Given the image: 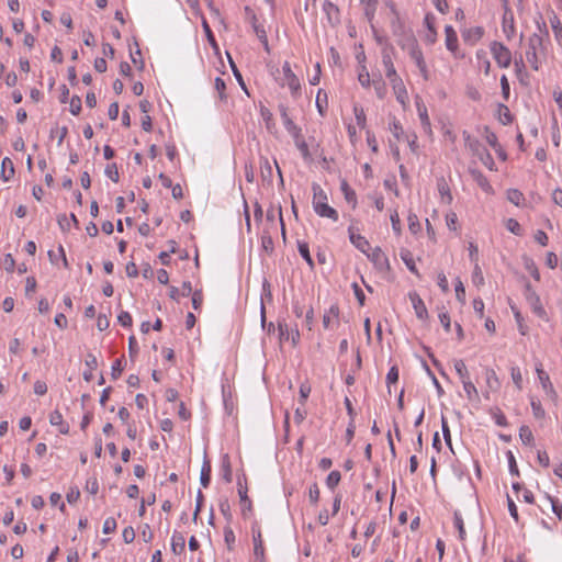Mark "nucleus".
<instances>
[{"mask_svg":"<svg viewBox=\"0 0 562 562\" xmlns=\"http://www.w3.org/2000/svg\"><path fill=\"white\" fill-rule=\"evenodd\" d=\"M538 33H533L528 38V47L526 50L527 61L533 70H538L542 59L547 56V44L549 41V31L544 22L538 23Z\"/></svg>","mask_w":562,"mask_h":562,"instance_id":"f257e3e1","label":"nucleus"},{"mask_svg":"<svg viewBox=\"0 0 562 562\" xmlns=\"http://www.w3.org/2000/svg\"><path fill=\"white\" fill-rule=\"evenodd\" d=\"M313 190V207L315 213L321 217H327L333 220L334 222L338 221V212L328 205L327 203V194L322 189V187L314 182L312 184Z\"/></svg>","mask_w":562,"mask_h":562,"instance_id":"f03ea898","label":"nucleus"},{"mask_svg":"<svg viewBox=\"0 0 562 562\" xmlns=\"http://www.w3.org/2000/svg\"><path fill=\"white\" fill-rule=\"evenodd\" d=\"M282 72L283 78L282 82L280 83L282 87L286 86L290 91L291 95L294 99H297L301 95V82L297 76L292 71L291 65L289 61H284L282 65Z\"/></svg>","mask_w":562,"mask_h":562,"instance_id":"7ed1b4c3","label":"nucleus"},{"mask_svg":"<svg viewBox=\"0 0 562 562\" xmlns=\"http://www.w3.org/2000/svg\"><path fill=\"white\" fill-rule=\"evenodd\" d=\"M237 491L241 505V516L248 517V514L252 510V503L248 497L247 477L245 473L237 475Z\"/></svg>","mask_w":562,"mask_h":562,"instance_id":"20e7f679","label":"nucleus"},{"mask_svg":"<svg viewBox=\"0 0 562 562\" xmlns=\"http://www.w3.org/2000/svg\"><path fill=\"white\" fill-rule=\"evenodd\" d=\"M491 53L501 68H508L512 63V52L501 42L491 43Z\"/></svg>","mask_w":562,"mask_h":562,"instance_id":"39448f33","label":"nucleus"},{"mask_svg":"<svg viewBox=\"0 0 562 562\" xmlns=\"http://www.w3.org/2000/svg\"><path fill=\"white\" fill-rule=\"evenodd\" d=\"M525 297L532 312L540 318H546L547 313L541 304L540 297L529 282L525 284Z\"/></svg>","mask_w":562,"mask_h":562,"instance_id":"423d86ee","label":"nucleus"},{"mask_svg":"<svg viewBox=\"0 0 562 562\" xmlns=\"http://www.w3.org/2000/svg\"><path fill=\"white\" fill-rule=\"evenodd\" d=\"M394 47L391 44H386L381 52L382 65L385 70V76L389 80L398 77L397 71L393 64Z\"/></svg>","mask_w":562,"mask_h":562,"instance_id":"0eeeda50","label":"nucleus"},{"mask_svg":"<svg viewBox=\"0 0 562 562\" xmlns=\"http://www.w3.org/2000/svg\"><path fill=\"white\" fill-rule=\"evenodd\" d=\"M367 257L380 272H386L390 270L389 259L380 247H375L371 252L369 251Z\"/></svg>","mask_w":562,"mask_h":562,"instance_id":"6e6552de","label":"nucleus"},{"mask_svg":"<svg viewBox=\"0 0 562 562\" xmlns=\"http://www.w3.org/2000/svg\"><path fill=\"white\" fill-rule=\"evenodd\" d=\"M252 541H254V555L256 560L265 562V548L262 541V535L259 524L255 521L251 526Z\"/></svg>","mask_w":562,"mask_h":562,"instance_id":"1a4fd4ad","label":"nucleus"},{"mask_svg":"<svg viewBox=\"0 0 562 562\" xmlns=\"http://www.w3.org/2000/svg\"><path fill=\"white\" fill-rule=\"evenodd\" d=\"M245 12H246L248 19L250 20L251 26H252L254 32L256 33L258 40L262 43V45L265 46V49L267 52H269L268 37H267V33H266L263 25L258 23L256 14L249 7L245 8Z\"/></svg>","mask_w":562,"mask_h":562,"instance_id":"9d476101","label":"nucleus"},{"mask_svg":"<svg viewBox=\"0 0 562 562\" xmlns=\"http://www.w3.org/2000/svg\"><path fill=\"white\" fill-rule=\"evenodd\" d=\"M397 44L403 48L406 49L409 57L417 63L419 59L424 57L423 52L415 40L414 36H407L406 42L404 41H397Z\"/></svg>","mask_w":562,"mask_h":562,"instance_id":"9b49d317","label":"nucleus"},{"mask_svg":"<svg viewBox=\"0 0 562 562\" xmlns=\"http://www.w3.org/2000/svg\"><path fill=\"white\" fill-rule=\"evenodd\" d=\"M290 135L292 136L296 148L300 150L302 158L305 161H312L313 157L308 149V145L302 135V128H297L295 132L290 133Z\"/></svg>","mask_w":562,"mask_h":562,"instance_id":"f8f14e48","label":"nucleus"},{"mask_svg":"<svg viewBox=\"0 0 562 562\" xmlns=\"http://www.w3.org/2000/svg\"><path fill=\"white\" fill-rule=\"evenodd\" d=\"M446 35V47L449 52L453 54L456 58H462L463 55L460 54L458 48V36L454 29L451 25H446L445 27Z\"/></svg>","mask_w":562,"mask_h":562,"instance_id":"ddd939ff","label":"nucleus"},{"mask_svg":"<svg viewBox=\"0 0 562 562\" xmlns=\"http://www.w3.org/2000/svg\"><path fill=\"white\" fill-rule=\"evenodd\" d=\"M484 375H485L487 391H485L483 393V395L486 400H488L490 392H497L501 387V382H499V379H498L496 372L491 368H485Z\"/></svg>","mask_w":562,"mask_h":562,"instance_id":"4468645a","label":"nucleus"},{"mask_svg":"<svg viewBox=\"0 0 562 562\" xmlns=\"http://www.w3.org/2000/svg\"><path fill=\"white\" fill-rule=\"evenodd\" d=\"M502 29L507 40H512L515 36V20L510 8L504 9Z\"/></svg>","mask_w":562,"mask_h":562,"instance_id":"2eb2a0df","label":"nucleus"},{"mask_svg":"<svg viewBox=\"0 0 562 562\" xmlns=\"http://www.w3.org/2000/svg\"><path fill=\"white\" fill-rule=\"evenodd\" d=\"M390 83L392 86V89H393L396 100L401 104L405 105L408 100V93H407L406 87H405L402 78L400 76L396 78H393L390 80Z\"/></svg>","mask_w":562,"mask_h":562,"instance_id":"dca6fc26","label":"nucleus"},{"mask_svg":"<svg viewBox=\"0 0 562 562\" xmlns=\"http://www.w3.org/2000/svg\"><path fill=\"white\" fill-rule=\"evenodd\" d=\"M323 11L325 12L329 24L333 26L338 25L340 23V12L336 4L331 1L326 0L323 3Z\"/></svg>","mask_w":562,"mask_h":562,"instance_id":"f3484780","label":"nucleus"},{"mask_svg":"<svg viewBox=\"0 0 562 562\" xmlns=\"http://www.w3.org/2000/svg\"><path fill=\"white\" fill-rule=\"evenodd\" d=\"M348 233H349V239H350L351 244L357 249H359L364 255H367L371 250L370 244L366 237H363L359 234H356L352 227L348 228Z\"/></svg>","mask_w":562,"mask_h":562,"instance_id":"a211bd4d","label":"nucleus"},{"mask_svg":"<svg viewBox=\"0 0 562 562\" xmlns=\"http://www.w3.org/2000/svg\"><path fill=\"white\" fill-rule=\"evenodd\" d=\"M391 30L394 36L400 37L398 41L406 42L407 36H413L412 33L405 31V26L403 21L401 20L400 14H395V16H392L391 19Z\"/></svg>","mask_w":562,"mask_h":562,"instance_id":"6ab92c4d","label":"nucleus"},{"mask_svg":"<svg viewBox=\"0 0 562 562\" xmlns=\"http://www.w3.org/2000/svg\"><path fill=\"white\" fill-rule=\"evenodd\" d=\"M408 296L417 318L426 319L428 317V312L422 297L416 292H411Z\"/></svg>","mask_w":562,"mask_h":562,"instance_id":"aec40b11","label":"nucleus"},{"mask_svg":"<svg viewBox=\"0 0 562 562\" xmlns=\"http://www.w3.org/2000/svg\"><path fill=\"white\" fill-rule=\"evenodd\" d=\"M484 35V29L482 26H473L462 32V38L470 45L476 44Z\"/></svg>","mask_w":562,"mask_h":562,"instance_id":"412c9836","label":"nucleus"},{"mask_svg":"<svg viewBox=\"0 0 562 562\" xmlns=\"http://www.w3.org/2000/svg\"><path fill=\"white\" fill-rule=\"evenodd\" d=\"M278 109H279L280 116H281L282 123L284 125V128L286 130V132L289 134L292 133V132H295L297 128H300V126H297L294 123V121L290 117V115H289V108L285 104L280 103L278 105Z\"/></svg>","mask_w":562,"mask_h":562,"instance_id":"4be33fe9","label":"nucleus"},{"mask_svg":"<svg viewBox=\"0 0 562 562\" xmlns=\"http://www.w3.org/2000/svg\"><path fill=\"white\" fill-rule=\"evenodd\" d=\"M515 72L519 82L524 86L529 85V76L526 71V66L522 56L516 57L514 60Z\"/></svg>","mask_w":562,"mask_h":562,"instance_id":"5701e85b","label":"nucleus"},{"mask_svg":"<svg viewBox=\"0 0 562 562\" xmlns=\"http://www.w3.org/2000/svg\"><path fill=\"white\" fill-rule=\"evenodd\" d=\"M49 423L53 426H57L60 434L67 435L69 432V425L64 422L63 415L58 409L49 414Z\"/></svg>","mask_w":562,"mask_h":562,"instance_id":"b1692460","label":"nucleus"},{"mask_svg":"<svg viewBox=\"0 0 562 562\" xmlns=\"http://www.w3.org/2000/svg\"><path fill=\"white\" fill-rule=\"evenodd\" d=\"M192 292V285L190 281H184L181 285V289H178L173 285L169 288V296L172 300L178 301L180 296H189Z\"/></svg>","mask_w":562,"mask_h":562,"instance_id":"393cba45","label":"nucleus"},{"mask_svg":"<svg viewBox=\"0 0 562 562\" xmlns=\"http://www.w3.org/2000/svg\"><path fill=\"white\" fill-rule=\"evenodd\" d=\"M184 549H186L184 536L177 530L173 531L172 537H171V551L175 554L180 555L181 553L184 552Z\"/></svg>","mask_w":562,"mask_h":562,"instance_id":"a878e982","label":"nucleus"},{"mask_svg":"<svg viewBox=\"0 0 562 562\" xmlns=\"http://www.w3.org/2000/svg\"><path fill=\"white\" fill-rule=\"evenodd\" d=\"M378 0H360V5L362 7L363 13L368 22H372L378 9Z\"/></svg>","mask_w":562,"mask_h":562,"instance_id":"bb28decb","label":"nucleus"},{"mask_svg":"<svg viewBox=\"0 0 562 562\" xmlns=\"http://www.w3.org/2000/svg\"><path fill=\"white\" fill-rule=\"evenodd\" d=\"M465 146L475 155H482L483 147L479 139L473 138L467 131L462 133Z\"/></svg>","mask_w":562,"mask_h":562,"instance_id":"cd10ccee","label":"nucleus"},{"mask_svg":"<svg viewBox=\"0 0 562 562\" xmlns=\"http://www.w3.org/2000/svg\"><path fill=\"white\" fill-rule=\"evenodd\" d=\"M14 176V165L9 157H4L1 164L0 177L3 181H9Z\"/></svg>","mask_w":562,"mask_h":562,"instance_id":"c85d7f7f","label":"nucleus"},{"mask_svg":"<svg viewBox=\"0 0 562 562\" xmlns=\"http://www.w3.org/2000/svg\"><path fill=\"white\" fill-rule=\"evenodd\" d=\"M438 192L441 196V201L446 204H450L452 202V194L450 192V188L447 181L443 178H440L437 182Z\"/></svg>","mask_w":562,"mask_h":562,"instance_id":"c756f323","label":"nucleus"},{"mask_svg":"<svg viewBox=\"0 0 562 562\" xmlns=\"http://www.w3.org/2000/svg\"><path fill=\"white\" fill-rule=\"evenodd\" d=\"M340 189L344 193L345 200L351 204L352 209H356L357 206V195L355 190L350 188V186L347 183V181H341Z\"/></svg>","mask_w":562,"mask_h":562,"instance_id":"7c9ffc66","label":"nucleus"},{"mask_svg":"<svg viewBox=\"0 0 562 562\" xmlns=\"http://www.w3.org/2000/svg\"><path fill=\"white\" fill-rule=\"evenodd\" d=\"M467 398L471 402L480 401V395L476 386L474 383L470 380L462 382Z\"/></svg>","mask_w":562,"mask_h":562,"instance_id":"2f4dec72","label":"nucleus"},{"mask_svg":"<svg viewBox=\"0 0 562 562\" xmlns=\"http://www.w3.org/2000/svg\"><path fill=\"white\" fill-rule=\"evenodd\" d=\"M400 255H401L402 260L406 265L407 269L412 273H414L416 276H419V272H418V270L416 268V265H415V261H414L412 252L409 250H407V249H402Z\"/></svg>","mask_w":562,"mask_h":562,"instance_id":"473e14b6","label":"nucleus"},{"mask_svg":"<svg viewBox=\"0 0 562 562\" xmlns=\"http://www.w3.org/2000/svg\"><path fill=\"white\" fill-rule=\"evenodd\" d=\"M221 470H222V477H223V480L226 483H231L232 480H233V474H232V465H231V460H229L228 454H224L223 456L222 464H221Z\"/></svg>","mask_w":562,"mask_h":562,"instance_id":"72a5a7b5","label":"nucleus"},{"mask_svg":"<svg viewBox=\"0 0 562 562\" xmlns=\"http://www.w3.org/2000/svg\"><path fill=\"white\" fill-rule=\"evenodd\" d=\"M339 316V307L337 304H333L328 311L323 315V325L325 328L330 327V323L333 319H337Z\"/></svg>","mask_w":562,"mask_h":562,"instance_id":"f704fd0d","label":"nucleus"},{"mask_svg":"<svg viewBox=\"0 0 562 562\" xmlns=\"http://www.w3.org/2000/svg\"><path fill=\"white\" fill-rule=\"evenodd\" d=\"M71 222L76 227H79V221L74 213L70 214L69 218L65 214L58 216V224L64 232L69 231Z\"/></svg>","mask_w":562,"mask_h":562,"instance_id":"c9c22d12","label":"nucleus"},{"mask_svg":"<svg viewBox=\"0 0 562 562\" xmlns=\"http://www.w3.org/2000/svg\"><path fill=\"white\" fill-rule=\"evenodd\" d=\"M211 471L212 469L210 461L204 460L200 474V482L203 487H207L211 482Z\"/></svg>","mask_w":562,"mask_h":562,"instance_id":"e433bc0d","label":"nucleus"},{"mask_svg":"<svg viewBox=\"0 0 562 562\" xmlns=\"http://www.w3.org/2000/svg\"><path fill=\"white\" fill-rule=\"evenodd\" d=\"M417 111H418L422 126L424 127V130L426 132L431 133L430 120H429L426 106L424 104L417 103Z\"/></svg>","mask_w":562,"mask_h":562,"instance_id":"4c0bfd02","label":"nucleus"},{"mask_svg":"<svg viewBox=\"0 0 562 562\" xmlns=\"http://www.w3.org/2000/svg\"><path fill=\"white\" fill-rule=\"evenodd\" d=\"M327 104V93L323 89H319L316 95V106L322 116L326 113Z\"/></svg>","mask_w":562,"mask_h":562,"instance_id":"58836bf2","label":"nucleus"},{"mask_svg":"<svg viewBox=\"0 0 562 562\" xmlns=\"http://www.w3.org/2000/svg\"><path fill=\"white\" fill-rule=\"evenodd\" d=\"M498 120L503 125H508L513 122V115L507 105L498 104Z\"/></svg>","mask_w":562,"mask_h":562,"instance_id":"ea45409f","label":"nucleus"},{"mask_svg":"<svg viewBox=\"0 0 562 562\" xmlns=\"http://www.w3.org/2000/svg\"><path fill=\"white\" fill-rule=\"evenodd\" d=\"M454 369L457 374L459 375L461 382L470 380V373L468 368L462 359L454 360Z\"/></svg>","mask_w":562,"mask_h":562,"instance_id":"a19ab883","label":"nucleus"},{"mask_svg":"<svg viewBox=\"0 0 562 562\" xmlns=\"http://www.w3.org/2000/svg\"><path fill=\"white\" fill-rule=\"evenodd\" d=\"M549 22L551 24L555 38L559 41L560 36L562 35V23L555 12H551V14L549 15Z\"/></svg>","mask_w":562,"mask_h":562,"instance_id":"79ce46f5","label":"nucleus"},{"mask_svg":"<svg viewBox=\"0 0 562 562\" xmlns=\"http://www.w3.org/2000/svg\"><path fill=\"white\" fill-rule=\"evenodd\" d=\"M390 131L397 142L403 140L406 137L401 123L396 119L390 123Z\"/></svg>","mask_w":562,"mask_h":562,"instance_id":"37998d69","label":"nucleus"},{"mask_svg":"<svg viewBox=\"0 0 562 562\" xmlns=\"http://www.w3.org/2000/svg\"><path fill=\"white\" fill-rule=\"evenodd\" d=\"M476 58H477L479 67L483 68L484 74L487 76L491 70V61L486 57V52L483 49L477 50Z\"/></svg>","mask_w":562,"mask_h":562,"instance_id":"c03bdc74","label":"nucleus"},{"mask_svg":"<svg viewBox=\"0 0 562 562\" xmlns=\"http://www.w3.org/2000/svg\"><path fill=\"white\" fill-rule=\"evenodd\" d=\"M519 438L524 445L531 446L533 443V435L529 426L522 425L519 428Z\"/></svg>","mask_w":562,"mask_h":562,"instance_id":"a18cd8bd","label":"nucleus"},{"mask_svg":"<svg viewBox=\"0 0 562 562\" xmlns=\"http://www.w3.org/2000/svg\"><path fill=\"white\" fill-rule=\"evenodd\" d=\"M372 83H373L376 97L380 100L384 99L387 93V88H386L385 82L382 80V78L380 77L379 79H374L372 81Z\"/></svg>","mask_w":562,"mask_h":562,"instance_id":"49530a36","label":"nucleus"},{"mask_svg":"<svg viewBox=\"0 0 562 562\" xmlns=\"http://www.w3.org/2000/svg\"><path fill=\"white\" fill-rule=\"evenodd\" d=\"M218 507H220L221 514L224 516L226 522L229 525L233 520V514L231 510V504H229L228 499L221 501Z\"/></svg>","mask_w":562,"mask_h":562,"instance_id":"de8ad7c7","label":"nucleus"},{"mask_svg":"<svg viewBox=\"0 0 562 562\" xmlns=\"http://www.w3.org/2000/svg\"><path fill=\"white\" fill-rule=\"evenodd\" d=\"M297 250L302 258L310 265V267L314 266L313 259L310 255L308 245L305 241H299L297 243Z\"/></svg>","mask_w":562,"mask_h":562,"instance_id":"09e8293b","label":"nucleus"},{"mask_svg":"<svg viewBox=\"0 0 562 562\" xmlns=\"http://www.w3.org/2000/svg\"><path fill=\"white\" fill-rule=\"evenodd\" d=\"M453 522H454V527L458 529L459 539L461 541H463L465 539V529H464V522H463V519H462V516L460 513L454 512Z\"/></svg>","mask_w":562,"mask_h":562,"instance_id":"8fccbe9b","label":"nucleus"},{"mask_svg":"<svg viewBox=\"0 0 562 562\" xmlns=\"http://www.w3.org/2000/svg\"><path fill=\"white\" fill-rule=\"evenodd\" d=\"M260 169H261V176L265 180L270 179L272 177V166L268 158H266V157L260 158Z\"/></svg>","mask_w":562,"mask_h":562,"instance_id":"3c124183","label":"nucleus"},{"mask_svg":"<svg viewBox=\"0 0 562 562\" xmlns=\"http://www.w3.org/2000/svg\"><path fill=\"white\" fill-rule=\"evenodd\" d=\"M340 480V472L337 470L331 471L326 479V485L329 490H334L339 484Z\"/></svg>","mask_w":562,"mask_h":562,"instance_id":"603ef678","label":"nucleus"},{"mask_svg":"<svg viewBox=\"0 0 562 562\" xmlns=\"http://www.w3.org/2000/svg\"><path fill=\"white\" fill-rule=\"evenodd\" d=\"M353 113H355V116H356L357 125L360 128H364L366 125H367V119H366V113H364L363 108H361L359 105H355L353 106Z\"/></svg>","mask_w":562,"mask_h":562,"instance_id":"864d4df0","label":"nucleus"},{"mask_svg":"<svg viewBox=\"0 0 562 562\" xmlns=\"http://www.w3.org/2000/svg\"><path fill=\"white\" fill-rule=\"evenodd\" d=\"M507 199L515 205H520L525 200L524 194L517 189H510L507 192Z\"/></svg>","mask_w":562,"mask_h":562,"instance_id":"5fc2aeb1","label":"nucleus"},{"mask_svg":"<svg viewBox=\"0 0 562 562\" xmlns=\"http://www.w3.org/2000/svg\"><path fill=\"white\" fill-rule=\"evenodd\" d=\"M484 137L486 143L493 148L497 149L499 143L497 136L494 132H492L487 126L484 127Z\"/></svg>","mask_w":562,"mask_h":562,"instance_id":"6e6d98bb","label":"nucleus"},{"mask_svg":"<svg viewBox=\"0 0 562 562\" xmlns=\"http://www.w3.org/2000/svg\"><path fill=\"white\" fill-rule=\"evenodd\" d=\"M441 429L446 445L452 449L450 428L448 426L447 418L443 415L441 416Z\"/></svg>","mask_w":562,"mask_h":562,"instance_id":"4d7b16f0","label":"nucleus"},{"mask_svg":"<svg viewBox=\"0 0 562 562\" xmlns=\"http://www.w3.org/2000/svg\"><path fill=\"white\" fill-rule=\"evenodd\" d=\"M525 268L530 272V274L536 281L540 280L539 270L531 258H525Z\"/></svg>","mask_w":562,"mask_h":562,"instance_id":"13d9d810","label":"nucleus"},{"mask_svg":"<svg viewBox=\"0 0 562 562\" xmlns=\"http://www.w3.org/2000/svg\"><path fill=\"white\" fill-rule=\"evenodd\" d=\"M472 282L475 286H481L484 284V277L483 272L479 266V263L474 265V269L472 272Z\"/></svg>","mask_w":562,"mask_h":562,"instance_id":"bf43d9fd","label":"nucleus"},{"mask_svg":"<svg viewBox=\"0 0 562 562\" xmlns=\"http://www.w3.org/2000/svg\"><path fill=\"white\" fill-rule=\"evenodd\" d=\"M547 501L550 503L551 509L557 515V517L562 519V504L559 502V499L547 495Z\"/></svg>","mask_w":562,"mask_h":562,"instance_id":"052dcab7","label":"nucleus"},{"mask_svg":"<svg viewBox=\"0 0 562 562\" xmlns=\"http://www.w3.org/2000/svg\"><path fill=\"white\" fill-rule=\"evenodd\" d=\"M235 533L229 526L224 528V541L227 544L228 550H232L235 543Z\"/></svg>","mask_w":562,"mask_h":562,"instance_id":"680f3d73","label":"nucleus"},{"mask_svg":"<svg viewBox=\"0 0 562 562\" xmlns=\"http://www.w3.org/2000/svg\"><path fill=\"white\" fill-rule=\"evenodd\" d=\"M506 228L517 235V236H521L522 235V228L520 226V224L514 220V218H508L507 222H506Z\"/></svg>","mask_w":562,"mask_h":562,"instance_id":"e2e57ef3","label":"nucleus"},{"mask_svg":"<svg viewBox=\"0 0 562 562\" xmlns=\"http://www.w3.org/2000/svg\"><path fill=\"white\" fill-rule=\"evenodd\" d=\"M492 416L495 420V424L499 427H506L507 426V419L506 416L503 414V412L499 408H495L492 411Z\"/></svg>","mask_w":562,"mask_h":562,"instance_id":"0e129e2a","label":"nucleus"},{"mask_svg":"<svg viewBox=\"0 0 562 562\" xmlns=\"http://www.w3.org/2000/svg\"><path fill=\"white\" fill-rule=\"evenodd\" d=\"M358 80L363 88H369L371 85L370 75L366 66L361 67V71L358 75Z\"/></svg>","mask_w":562,"mask_h":562,"instance_id":"69168bd1","label":"nucleus"},{"mask_svg":"<svg viewBox=\"0 0 562 562\" xmlns=\"http://www.w3.org/2000/svg\"><path fill=\"white\" fill-rule=\"evenodd\" d=\"M260 114L266 123L267 128L270 131L274 126L272 113L270 112L269 109L262 106L260 110Z\"/></svg>","mask_w":562,"mask_h":562,"instance_id":"338daca9","label":"nucleus"},{"mask_svg":"<svg viewBox=\"0 0 562 562\" xmlns=\"http://www.w3.org/2000/svg\"><path fill=\"white\" fill-rule=\"evenodd\" d=\"M105 175L114 182H119L120 176L116 164H109L105 167Z\"/></svg>","mask_w":562,"mask_h":562,"instance_id":"774afa93","label":"nucleus"}]
</instances>
